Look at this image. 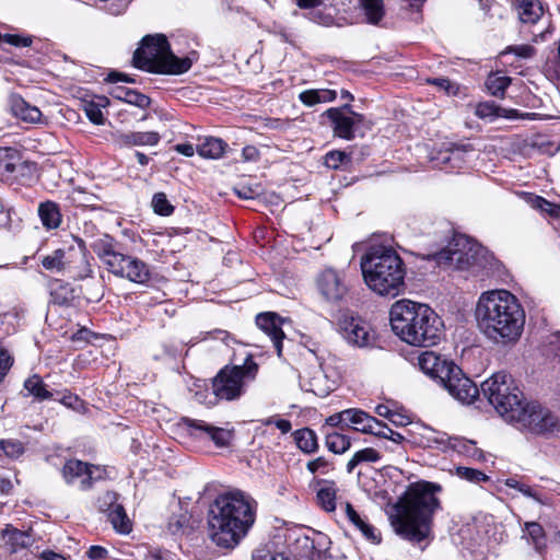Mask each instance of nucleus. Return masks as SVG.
<instances>
[{"label": "nucleus", "instance_id": "nucleus-58", "mask_svg": "<svg viewBox=\"0 0 560 560\" xmlns=\"http://www.w3.org/2000/svg\"><path fill=\"white\" fill-rule=\"evenodd\" d=\"M264 423L266 425H276L283 434L288 433L292 428L291 422L289 420L273 417L268 418Z\"/></svg>", "mask_w": 560, "mask_h": 560}, {"label": "nucleus", "instance_id": "nucleus-29", "mask_svg": "<svg viewBox=\"0 0 560 560\" xmlns=\"http://www.w3.org/2000/svg\"><path fill=\"white\" fill-rule=\"evenodd\" d=\"M38 215L47 230L57 229L61 223L59 207L52 201L42 202L38 207Z\"/></svg>", "mask_w": 560, "mask_h": 560}, {"label": "nucleus", "instance_id": "nucleus-5", "mask_svg": "<svg viewBox=\"0 0 560 560\" xmlns=\"http://www.w3.org/2000/svg\"><path fill=\"white\" fill-rule=\"evenodd\" d=\"M361 270L365 284L377 295L396 298L404 293L406 267L394 248L371 246L361 257Z\"/></svg>", "mask_w": 560, "mask_h": 560}, {"label": "nucleus", "instance_id": "nucleus-64", "mask_svg": "<svg viewBox=\"0 0 560 560\" xmlns=\"http://www.w3.org/2000/svg\"><path fill=\"white\" fill-rule=\"evenodd\" d=\"M513 52L516 54L518 57L522 58H528L532 57L534 54V48L529 45H521L512 48Z\"/></svg>", "mask_w": 560, "mask_h": 560}, {"label": "nucleus", "instance_id": "nucleus-59", "mask_svg": "<svg viewBox=\"0 0 560 560\" xmlns=\"http://www.w3.org/2000/svg\"><path fill=\"white\" fill-rule=\"evenodd\" d=\"M108 551L102 546H91L88 550V557L91 560H102L107 558Z\"/></svg>", "mask_w": 560, "mask_h": 560}, {"label": "nucleus", "instance_id": "nucleus-51", "mask_svg": "<svg viewBox=\"0 0 560 560\" xmlns=\"http://www.w3.org/2000/svg\"><path fill=\"white\" fill-rule=\"evenodd\" d=\"M20 560H66V558L61 553L47 550L40 552V555H36L33 551H25Z\"/></svg>", "mask_w": 560, "mask_h": 560}, {"label": "nucleus", "instance_id": "nucleus-44", "mask_svg": "<svg viewBox=\"0 0 560 560\" xmlns=\"http://www.w3.org/2000/svg\"><path fill=\"white\" fill-rule=\"evenodd\" d=\"M450 447L456 450L459 453H463L469 457H479L480 451L476 447L475 442L459 439V438H452L450 440Z\"/></svg>", "mask_w": 560, "mask_h": 560}, {"label": "nucleus", "instance_id": "nucleus-43", "mask_svg": "<svg viewBox=\"0 0 560 560\" xmlns=\"http://www.w3.org/2000/svg\"><path fill=\"white\" fill-rule=\"evenodd\" d=\"M511 79L505 75L490 74L486 81L488 91L494 96H503L505 89L510 85Z\"/></svg>", "mask_w": 560, "mask_h": 560}, {"label": "nucleus", "instance_id": "nucleus-17", "mask_svg": "<svg viewBox=\"0 0 560 560\" xmlns=\"http://www.w3.org/2000/svg\"><path fill=\"white\" fill-rule=\"evenodd\" d=\"M316 284L322 296L328 302H339L348 292L343 275L332 268L324 269L318 275Z\"/></svg>", "mask_w": 560, "mask_h": 560}, {"label": "nucleus", "instance_id": "nucleus-55", "mask_svg": "<svg viewBox=\"0 0 560 560\" xmlns=\"http://www.w3.org/2000/svg\"><path fill=\"white\" fill-rule=\"evenodd\" d=\"M125 100H126V102L133 104L141 108H144V107L149 106V104H150V98L148 96L140 94L138 92H135V91L126 92Z\"/></svg>", "mask_w": 560, "mask_h": 560}, {"label": "nucleus", "instance_id": "nucleus-31", "mask_svg": "<svg viewBox=\"0 0 560 560\" xmlns=\"http://www.w3.org/2000/svg\"><path fill=\"white\" fill-rule=\"evenodd\" d=\"M12 110L18 118L26 122H39L42 118V112L22 98L13 101Z\"/></svg>", "mask_w": 560, "mask_h": 560}, {"label": "nucleus", "instance_id": "nucleus-12", "mask_svg": "<svg viewBox=\"0 0 560 560\" xmlns=\"http://www.w3.org/2000/svg\"><path fill=\"white\" fill-rule=\"evenodd\" d=\"M300 387L318 397H326L337 386L338 377L329 372L322 363L305 366L300 372Z\"/></svg>", "mask_w": 560, "mask_h": 560}, {"label": "nucleus", "instance_id": "nucleus-7", "mask_svg": "<svg viewBox=\"0 0 560 560\" xmlns=\"http://www.w3.org/2000/svg\"><path fill=\"white\" fill-rule=\"evenodd\" d=\"M133 62L142 70L163 74H182L192 65L188 57H176L162 34L145 36L141 46L135 51Z\"/></svg>", "mask_w": 560, "mask_h": 560}, {"label": "nucleus", "instance_id": "nucleus-62", "mask_svg": "<svg viewBox=\"0 0 560 560\" xmlns=\"http://www.w3.org/2000/svg\"><path fill=\"white\" fill-rule=\"evenodd\" d=\"M430 82L435 84V85H438L440 89L446 91L448 94H455L456 93L457 89L447 79H444V78L433 79Z\"/></svg>", "mask_w": 560, "mask_h": 560}, {"label": "nucleus", "instance_id": "nucleus-10", "mask_svg": "<svg viewBox=\"0 0 560 560\" xmlns=\"http://www.w3.org/2000/svg\"><path fill=\"white\" fill-rule=\"evenodd\" d=\"M510 423L536 435L550 436L560 431V420L553 412L526 400Z\"/></svg>", "mask_w": 560, "mask_h": 560}, {"label": "nucleus", "instance_id": "nucleus-39", "mask_svg": "<svg viewBox=\"0 0 560 560\" xmlns=\"http://www.w3.org/2000/svg\"><path fill=\"white\" fill-rule=\"evenodd\" d=\"M107 515L109 522L117 532L128 534L131 530V523L121 504H116Z\"/></svg>", "mask_w": 560, "mask_h": 560}, {"label": "nucleus", "instance_id": "nucleus-34", "mask_svg": "<svg viewBox=\"0 0 560 560\" xmlns=\"http://www.w3.org/2000/svg\"><path fill=\"white\" fill-rule=\"evenodd\" d=\"M525 201L530 208H533L541 213H545L552 219L560 218V206L559 205L549 202L548 200L544 199L542 197H539V196H536L533 194H526Z\"/></svg>", "mask_w": 560, "mask_h": 560}, {"label": "nucleus", "instance_id": "nucleus-25", "mask_svg": "<svg viewBox=\"0 0 560 560\" xmlns=\"http://www.w3.org/2000/svg\"><path fill=\"white\" fill-rule=\"evenodd\" d=\"M348 418L347 428L363 434H371L380 420L358 408H350L346 415Z\"/></svg>", "mask_w": 560, "mask_h": 560}, {"label": "nucleus", "instance_id": "nucleus-37", "mask_svg": "<svg viewBox=\"0 0 560 560\" xmlns=\"http://www.w3.org/2000/svg\"><path fill=\"white\" fill-rule=\"evenodd\" d=\"M524 537L532 542L537 551H542L546 548V536L544 528L536 522L525 523Z\"/></svg>", "mask_w": 560, "mask_h": 560}, {"label": "nucleus", "instance_id": "nucleus-42", "mask_svg": "<svg viewBox=\"0 0 560 560\" xmlns=\"http://www.w3.org/2000/svg\"><path fill=\"white\" fill-rule=\"evenodd\" d=\"M24 388L28 395L34 396L38 400L51 398L52 394L46 388L43 380L38 375H32L24 382Z\"/></svg>", "mask_w": 560, "mask_h": 560}, {"label": "nucleus", "instance_id": "nucleus-57", "mask_svg": "<svg viewBox=\"0 0 560 560\" xmlns=\"http://www.w3.org/2000/svg\"><path fill=\"white\" fill-rule=\"evenodd\" d=\"M12 365V359L8 351L0 346V382Z\"/></svg>", "mask_w": 560, "mask_h": 560}, {"label": "nucleus", "instance_id": "nucleus-24", "mask_svg": "<svg viewBox=\"0 0 560 560\" xmlns=\"http://www.w3.org/2000/svg\"><path fill=\"white\" fill-rule=\"evenodd\" d=\"M412 435L415 443L424 447H435L442 451L450 447V440L452 439L444 432H439L424 425H417L412 430Z\"/></svg>", "mask_w": 560, "mask_h": 560}, {"label": "nucleus", "instance_id": "nucleus-20", "mask_svg": "<svg viewBox=\"0 0 560 560\" xmlns=\"http://www.w3.org/2000/svg\"><path fill=\"white\" fill-rule=\"evenodd\" d=\"M418 365L424 374L441 383L450 373L454 362L441 358L433 351H424L418 357Z\"/></svg>", "mask_w": 560, "mask_h": 560}, {"label": "nucleus", "instance_id": "nucleus-6", "mask_svg": "<svg viewBox=\"0 0 560 560\" xmlns=\"http://www.w3.org/2000/svg\"><path fill=\"white\" fill-rule=\"evenodd\" d=\"M433 259L444 269L467 271L472 276H492L500 267L486 247L465 235L455 236L445 248L433 255Z\"/></svg>", "mask_w": 560, "mask_h": 560}, {"label": "nucleus", "instance_id": "nucleus-61", "mask_svg": "<svg viewBox=\"0 0 560 560\" xmlns=\"http://www.w3.org/2000/svg\"><path fill=\"white\" fill-rule=\"evenodd\" d=\"M396 427H405L411 422L410 417L399 410H395L390 420Z\"/></svg>", "mask_w": 560, "mask_h": 560}, {"label": "nucleus", "instance_id": "nucleus-8", "mask_svg": "<svg viewBox=\"0 0 560 560\" xmlns=\"http://www.w3.org/2000/svg\"><path fill=\"white\" fill-rule=\"evenodd\" d=\"M480 392L494 410L506 421L515 417L525 402L524 395L509 373H493L481 383Z\"/></svg>", "mask_w": 560, "mask_h": 560}, {"label": "nucleus", "instance_id": "nucleus-52", "mask_svg": "<svg viewBox=\"0 0 560 560\" xmlns=\"http://www.w3.org/2000/svg\"><path fill=\"white\" fill-rule=\"evenodd\" d=\"M2 43L9 44L12 46H16V47H27L31 45L32 39L28 37H22L20 35H15V34H5L3 36L1 35L0 45Z\"/></svg>", "mask_w": 560, "mask_h": 560}, {"label": "nucleus", "instance_id": "nucleus-32", "mask_svg": "<svg viewBox=\"0 0 560 560\" xmlns=\"http://www.w3.org/2000/svg\"><path fill=\"white\" fill-rule=\"evenodd\" d=\"M466 150L462 147H454L439 152L438 156L433 159L434 166L443 168L446 165L451 167H459L464 160Z\"/></svg>", "mask_w": 560, "mask_h": 560}, {"label": "nucleus", "instance_id": "nucleus-3", "mask_svg": "<svg viewBox=\"0 0 560 560\" xmlns=\"http://www.w3.org/2000/svg\"><path fill=\"white\" fill-rule=\"evenodd\" d=\"M440 491L441 486L428 481L410 485L389 515L395 533L412 542H421L428 538L433 515L441 508L438 498Z\"/></svg>", "mask_w": 560, "mask_h": 560}, {"label": "nucleus", "instance_id": "nucleus-26", "mask_svg": "<svg viewBox=\"0 0 560 560\" xmlns=\"http://www.w3.org/2000/svg\"><path fill=\"white\" fill-rule=\"evenodd\" d=\"M23 166V162L16 150L11 148H0V179L11 180L15 178V173Z\"/></svg>", "mask_w": 560, "mask_h": 560}, {"label": "nucleus", "instance_id": "nucleus-16", "mask_svg": "<svg viewBox=\"0 0 560 560\" xmlns=\"http://www.w3.org/2000/svg\"><path fill=\"white\" fill-rule=\"evenodd\" d=\"M183 425L191 436L211 440L219 447L226 446L232 440V431L214 427L203 420L184 418Z\"/></svg>", "mask_w": 560, "mask_h": 560}, {"label": "nucleus", "instance_id": "nucleus-30", "mask_svg": "<svg viewBox=\"0 0 560 560\" xmlns=\"http://www.w3.org/2000/svg\"><path fill=\"white\" fill-rule=\"evenodd\" d=\"M91 247L98 258L105 264L107 269L110 267L114 257L120 254L115 252L113 240L108 235H104L103 237L95 240Z\"/></svg>", "mask_w": 560, "mask_h": 560}, {"label": "nucleus", "instance_id": "nucleus-41", "mask_svg": "<svg viewBox=\"0 0 560 560\" xmlns=\"http://www.w3.org/2000/svg\"><path fill=\"white\" fill-rule=\"evenodd\" d=\"M381 459V454L373 447L360 450L353 454L347 464V471L351 474L353 469L362 463H376Z\"/></svg>", "mask_w": 560, "mask_h": 560}, {"label": "nucleus", "instance_id": "nucleus-23", "mask_svg": "<svg viewBox=\"0 0 560 560\" xmlns=\"http://www.w3.org/2000/svg\"><path fill=\"white\" fill-rule=\"evenodd\" d=\"M160 139L161 137L156 131H130L114 135V141L120 148L154 147L160 142Z\"/></svg>", "mask_w": 560, "mask_h": 560}, {"label": "nucleus", "instance_id": "nucleus-54", "mask_svg": "<svg viewBox=\"0 0 560 560\" xmlns=\"http://www.w3.org/2000/svg\"><path fill=\"white\" fill-rule=\"evenodd\" d=\"M346 514L349 521L361 532L369 523L365 522L350 503L345 504Z\"/></svg>", "mask_w": 560, "mask_h": 560}, {"label": "nucleus", "instance_id": "nucleus-18", "mask_svg": "<svg viewBox=\"0 0 560 560\" xmlns=\"http://www.w3.org/2000/svg\"><path fill=\"white\" fill-rule=\"evenodd\" d=\"M341 332L347 342L354 347H371L375 341L371 326L359 317L346 318L341 325Z\"/></svg>", "mask_w": 560, "mask_h": 560}, {"label": "nucleus", "instance_id": "nucleus-19", "mask_svg": "<svg viewBox=\"0 0 560 560\" xmlns=\"http://www.w3.org/2000/svg\"><path fill=\"white\" fill-rule=\"evenodd\" d=\"M98 468L89 466L78 459L68 460L62 468V477L68 485H77L80 489H88L92 480L97 478Z\"/></svg>", "mask_w": 560, "mask_h": 560}, {"label": "nucleus", "instance_id": "nucleus-40", "mask_svg": "<svg viewBox=\"0 0 560 560\" xmlns=\"http://www.w3.org/2000/svg\"><path fill=\"white\" fill-rule=\"evenodd\" d=\"M327 448L335 454H343L351 447V439L339 432L326 433Z\"/></svg>", "mask_w": 560, "mask_h": 560}, {"label": "nucleus", "instance_id": "nucleus-50", "mask_svg": "<svg viewBox=\"0 0 560 560\" xmlns=\"http://www.w3.org/2000/svg\"><path fill=\"white\" fill-rule=\"evenodd\" d=\"M348 162L349 156L342 151H331L325 155V165L329 168H338Z\"/></svg>", "mask_w": 560, "mask_h": 560}, {"label": "nucleus", "instance_id": "nucleus-56", "mask_svg": "<svg viewBox=\"0 0 560 560\" xmlns=\"http://www.w3.org/2000/svg\"><path fill=\"white\" fill-rule=\"evenodd\" d=\"M347 412H348V409H345L340 412L329 416L328 418H326L325 424L329 425V427H339L341 429L347 428V421H348V419H347L348 417L346 416Z\"/></svg>", "mask_w": 560, "mask_h": 560}, {"label": "nucleus", "instance_id": "nucleus-60", "mask_svg": "<svg viewBox=\"0 0 560 560\" xmlns=\"http://www.w3.org/2000/svg\"><path fill=\"white\" fill-rule=\"evenodd\" d=\"M362 535L370 540L373 544H378L381 541V536L377 529L372 526L371 524H368L362 530Z\"/></svg>", "mask_w": 560, "mask_h": 560}, {"label": "nucleus", "instance_id": "nucleus-53", "mask_svg": "<svg viewBox=\"0 0 560 560\" xmlns=\"http://www.w3.org/2000/svg\"><path fill=\"white\" fill-rule=\"evenodd\" d=\"M118 504L117 503V494L115 492H106L98 499V509L102 512L109 513L110 510L114 509V506Z\"/></svg>", "mask_w": 560, "mask_h": 560}, {"label": "nucleus", "instance_id": "nucleus-38", "mask_svg": "<svg viewBox=\"0 0 560 560\" xmlns=\"http://www.w3.org/2000/svg\"><path fill=\"white\" fill-rule=\"evenodd\" d=\"M298 447L304 453H313L317 450V438L313 430L304 428L294 432Z\"/></svg>", "mask_w": 560, "mask_h": 560}, {"label": "nucleus", "instance_id": "nucleus-28", "mask_svg": "<svg viewBox=\"0 0 560 560\" xmlns=\"http://www.w3.org/2000/svg\"><path fill=\"white\" fill-rule=\"evenodd\" d=\"M337 97V92L330 89H311L300 93L299 100L305 106H314L320 103L332 102Z\"/></svg>", "mask_w": 560, "mask_h": 560}, {"label": "nucleus", "instance_id": "nucleus-22", "mask_svg": "<svg viewBox=\"0 0 560 560\" xmlns=\"http://www.w3.org/2000/svg\"><path fill=\"white\" fill-rule=\"evenodd\" d=\"M3 546L8 552L14 555L13 560H20L25 551L33 544V538L25 532L18 530L12 527H8L2 532Z\"/></svg>", "mask_w": 560, "mask_h": 560}, {"label": "nucleus", "instance_id": "nucleus-47", "mask_svg": "<svg viewBox=\"0 0 560 560\" xmlns=\"http://www.w3.org/2000/svg\"><path fill=\"white\" fill-rule=\"evenodd\" d=\"M152 207L154 212L161 215H170L173 212V206L163 192H158L153 196Z\"/></svg>", "mask_w": 560, "mask_h": 560}, {"label": "nucleus", "instance_id": "nucleus-14", "mask_svg": "<svg viewBox=\"0 0 560 560\" xmlns=\"http://www.w3.org/2000/svg\"><path fill=\"white\" fill-rule=\"evenodd\" d=\"M108 271L116 277L143 284L149 281L151 272L145 262L137 257L119 254L112 260Z\"/></svg>", "mask_w": 560, "mask_h": 560}, {"label": "nucleus", "instance_id": "nucleus-4", "mask_svg": "<svg viewBox=\"0 0 560 560\" xmlns=\"http://www.w3.org/2000/svg\"><path fill=\"white\" fill-rule=\"evenodd\" d=\"M389 322L394 334L401 341L415 347L435 345L444 328L441 317L433 308L408 299L393 303Z\"/></svg>", "mask_w": 560, "mask_h": 560}, {"label": "nucleus", "instance_id": "nucleus-48", "mask_svg": "<svg viewBox=\"0 0 560 560\" xmlns=\"http://www.w3.org/2000/svg\"><path fill=\"white\" fill-rule=\"evenodd\" d=\"M101 106H105V104H97L94 102H89V103L84 104L85 115L95 125L104 124V117H103Z\"/></svg>", "mask_w": 560, "mask_h": 560}, {"label": "nucleus", "instance_id": "nucleus-1", "mask_svg": "<svg viewBox=\"0 0 560 560\" xmlns=\"http://www.w3.org/2000/svg\"><path fill=\"white\" fill-rule=\"evenodd\" d=\"M475 318L478 328L494 343H515L525 325V311L518 299L508 290L482 292L477 301Z\"/></svg>", "mask_w": 560, "mask_h": 560}, {"label": "nucleus", "instance_id": "nucleus-49", "mask_svg": "<svg viewBox=\"0 0 560 560\" xmlns=\"http://www.w3.org/2000/svg\"><path fill=\"white\" fill-rule=\"evenodd\" d=\"M0 447L3 450L7 456L11 458H18L24 452V446L20 441L5 440L0 442Z\"/></svg>", "mask_w": 560, "mask_h": 560}, {"label": "nucleus", "instance_id": "nucleus-27", "mask_svg": "<svg viewBox=\"0 0 560 560\" xmlns=\"http://www.w3.org/2000/svg\"><path fill=\"white\" fill-rule=\"evenodd\" d=\"M515 8L522 23H536L542 15V7L537 0H516Z\"/></svg>", "mask_w": 560, "mask_h": 560}, {"label": "nucleus", "instance_id": "nucleus-21", "mask_svg": "<svg viewBox=\"0 0 560 560\" xmlns=\"http://www.w3.org/2000/svg\"><path fill=\"white\" fill-rule=\"evenodd\" d=\"M281 324L280 317L275 313H262L256 317V325L270 338L278 357L282 354V340L284 338Z\"/></svg>", "mask_w": 560, "mask_h": 560}, {"label": "nucleus", "instance_id": "nucleus-63", "mask_svg": "<svg viewBox=\"0 0 560 560\" xmlns=\"http://www.w3.org/2000/svg\"><path fill=\"white\" fill-rule=\"evenodd\" d=\"M242 156L245 161H256L259 156V151L254 145H247L243 149Z\"/></svg>", "mask_w": 560, "mask_h": 560}, {"label": "nucleus", "instance_id": "nucleus-46", "mask_svg": "<svg viewBox=\"0 0 560 560\" xmlns=\"http://www.w3.org/2000/svg\"><path fill=\"white\" fill-rule=\"evenodd\" d=\"M306 468L311 474L328 475L334 469V466L327 458L319 456L310 460Z\"/></svg>", "mask_w": 560, "mask_h": 560}, {"label": "nucleus", "instance_id": "nucleus-13", "mask_svg": "<svg viewBox=\"0 0 560 560\" xmlns=\"http://www.w3.org/2000/svg\"><path fill=\"white\" fill-rule=\"evenodd\" d=\"M440 384L447 389L451 396L464 405L472 404L480 394L478 386L456 364L451 366L450 373Z\"/></svg>", "mask_w": 560, "mask_h": 560}, {"label": "nucleus", "instance_id": "nucleus-33", "mask_svg": "<svg viewBox=\"0 0 560 560\" xmlns=\"http://www.w3.org/2000/svg\"><path fill=\"white\" fill-rule=\"evenodd\" d=\"M317 491V502L327 512L336 509L337 488L332 481H320Z\"/></svg>", "mask_w": 560, "mask_h": 560}, {"label": "nucleus", "instance_id": "nucleus-11", "mask_svg": "<svg viewBox=\"0 0 560 560\" xmlns=\"http://www.w3.org/2000/svg\"><path fill=\"white\" fill-rule=\"evenodd\" d=\"M42 265L50 272L58 275L68 273L73 279L82 280L91 277L93 273L84 248L81 245L78 249L74 247L56 249L42 258Z\"/></svg>", "mask_w": 560, "mask_h": 560}, {"label": "nucleus", "instance_id": "nucleus-35", "mask_svg": "<svg viewBox=\"0 0 560 560\" xmlns=\"http://www.w3.org/2000/svg\"><path fill=\"white\" fill-rule=\"evenodd\" d=\"M225 145L223 140L209 137L197 147V153L205 159H219L222 156Z\"/></svg>", "mask_w": 560, "mask_h": 560}, {"label": "nucleus", "instance_id": "nucleus-15", "mask_svg": "<svg viewBox=\"0 0 560 560\" xmlns=\"http://www.w3.org/2000/svg\"><path fill=\"white\" fill-rule=\"evenodd\" d=\"M325 114L331 120L335 133L347 140L352 139L360 125L365 121L363 115L352 112L348 105L329 108Z\"/></svg>", "mask_w": 560, "mask_h": 560}, {"label": "nucleus", "instance_id": "nucleus-36", "mask_svg": "<svg viewBox=\"0 0 560 560\" xmlns=\"http://www.w3.org/2000/svg\"><path fill=\"white\" fill-rule=\"evenodd\" d=\"M360 7L366 21L371 24H377L385 15L383 0H359Z\"/></svg>", "mask_w": 560, "mask_h": 560}, {"label": "nucleus", "instance_id": "nucleus-45", "mask_svg": "<svg viewBox=\"0 0 560 560\" xmlns=\"http://www.w3.org/2000/svg\"><path fill=\"white\" fill-rule=\"evenodd\" d=\"M455 474L460 479H465L470 482L479 483L482 481H487L488 477L480 470L464 466H458L455 469Z\"/></svg>", "mask_w": 560, "mask_h": 560}, {"label": "nucleus", "instance_id": "nucleus-2", "mask_svg": "<svg viewBox=\"0 0 560 560\" xmlns=\"http://www.w3.org/2000/svg\"><path fill=\"white\" fill-rule=\"evenodd\" d=\"M257 504L242 491L215 498L208 514V535L219 548L232 550L247 536L256 520Z\"/></svg>", "mask_w": 560, "mask_h": 560}, {"label": "nucleus", "instance_id": "nucleus-9", "mask_svg": "<svg viewBox=\"0 0 560 560\" xmlns=\"http://www.w3.org/2000/svg\"><path fill=\"white\" fill-rule=\"evenodd\" d=\"M257 372L258 365L250 357L242 365L225 366L213 378V394L220 399H236L242 395L246 382L255 380Z\"/></svg>", "mask_w": 560, "mask_h": 560}]
</instances>
